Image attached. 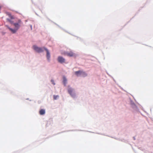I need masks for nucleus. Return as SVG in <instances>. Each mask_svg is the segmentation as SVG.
Masks as SVG:
<instances>
[{"label": "nucleus", "instance_id": "obj_1", "mask_svg": "<svg viewBox=\"0 0 153 153\" xmlns=\"http://www.w3.org/2000/svg\"><path fill=\"white\" fill-rule=\"evenodd\" d=\"M21 23V20L19 19L18 20L17 23H13V25L15 27L14 29H12L9 27H8V28L12 33H15L19 28L20 26V24Z\"/></svg>", "mask_w": 153, "mask_h": 153}, {"label": "nucleus", "instance_id": "obj_2", "mask_svg": "<svg viewBox=\"0 0 153 153\" xmlns=\"http://www.w3.org/2000/svg\"><path fill=\"white\" fill-rule=\"evenodd\" d=\"M75 74L77 76L81 75L83 77L87 76V74L84 71H79L75 72Z\"/></svg>", "mask_w": 153, "mask_h": 153}, {"label": "nucleus", "instance_id": "obj_3", "mask_svg": "<svg viewBox=\"0 0 153 153\" xmlns=\"http://www.w3.org/2000/svg\"><path fill=\"white\" fill-rule=\"evenodd\" d=\"M33 48L34 50L36 52L38 53H40L43 51L44 48L38 47L36 45L33 46Z\"/></svg>", "mask_w": 153, "mask_h": 153}, {"label": "nucleus", "instance_id": "obj_4", "mask_svg": "<svg viewBox=\"0 0 153 153\" xmlns=\"http://www.w3.org/2000/svg\"><path fill=\"white\" fill-rule=\"evenodd\" d=\"M68 92L70 94L72 97H75V94L74 91V89L71 88H68Z\"/></svg>", "mask_w": 153, "mask_h": 153}, {"label": "nucleus", "instance_id": "obj_5", "mask_svg": "<svg viewBox=\"0 0 153 153\" xmlns=\"http://www.w3.org/2000/svg\"><path fill=\"white\" fill-rule=\"evenodd\" d=\"M63 54L65 55H67L68 56L71 57L74 56V53L72 51H71L69 52H66L63 53Z\"/></svg>", "mask_w": 153, "mask_h": 153}, {"label": "nucleus", "instance_id": "obj_6", "mask_svg": "<svg viewBox=\"0 0 153 153\" xmlns=\"http://www.w3.org/2000/svg\"><path fill=\"white\" fill-rule=\"evenodd\" d=\"M58 61L59 62L62 63L65 62V59L62 56H59L58 57Z\"/></svg>", "mask_w": 153, "mask_h": 153}, {"label": "nucleus", "instance_id": "obj_7", "mask_svg": "<svg viewBox=\"0 0 153 153\" xmlns=\"http://www.w3.org/2000/svg\"><path fill=\"white\" fill-rule=\"evenodd\" d=\"M44 49L46 51L47 53V57L48 60H49L50 57V53L48 50L46 48H44Z\"/></svg>", "mask_w": 153, "mask_h": 153}, {"label": "nucleus", "instance_id": "obj_8", "mask_svg": "<svg viewBox=\"0 0 153 153\" xmlns=\"http://www.w3.org/2000/svg\"><path fill=\"white\" fill-rule=\"evenodd\" d=\"M63 83L65 86H66V84L67 82V79L65 76H63Z\"/></svg>", "mask_w": 153, "mask_h": 153}, {"label": "nucleus", "instance_id": "obj_9", "mask_svg": "<svg viewBox=\"0 0 153 153\" xmlns=\"http://www.w3.org/2000/svg\"><path fill=\"white\" fill-rule=\"evenodd\" d=\"M39 114L40 115H42L45 114V111L44 109H42L39 111Z\"/></svg>", "mask_w": 153, "mask_h": 153}, {"label": "nucleus", "instance_id": "obj_10", "mask_svg": "<svg viewBox=\"0 0 153 153\" xmlns=\"http://www.w3.org/2000/svg\"><path fill=\"white\" fill-rule=\"evenodd\" d=\"M59 97V96L58 95H54L53 96V99L55 100H56Z\"/></svg>", "mask_w": 153, "mask_h": 153}, {"label": "nucleus", "instance_id": "obj_11", "mask_svg": "<svg viewBox=\"0 0 153 153\" xmlns=\"http://www.w3.org/2000/svg\"><path fill=\"white\" fill-rule=\"evenodd\" d=\"M51 81L52 82V84H53V85H55V83L54 82V81L53 80H51Z\"/></svg>", "mask_w": 153, "mask_h": 153}, {"label": "nucleus", "instance_id": "obj_12", "mask_svg": "<svg viewBox=\"0 0 153 153\" xmlns=\"http://www.w3.org/2000/svg\"><path fill=\"white\" fill-rule=\"evenodd\" d=\"M7 20L8 21L10 22L11 23V21L9 19H7Z\"/></svg>", "mask_w": 153, "mask_h": 153}, {"label": "nucleus", "instance_id": "obj_13", "mask_svg": "<svg viewBox=\"0 0 153 153\" xmlns=\"http://www.w3.org/2000/svg\"><path fill=\"white\" fill-rule=\"evenodd\" d=\"M1 7L0 6V9L1 8Z\"/></svg>", "mask_w": 153, "mask_h": 153}]
</instances>
